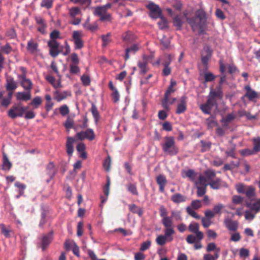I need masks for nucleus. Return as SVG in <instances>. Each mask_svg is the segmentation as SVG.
Listing matches in <instances>:
<instances>
[{"instance_id": "1", "label": "nucleus", "mask_w": 260, "mask_h": 260, "mask_svg": "<svg viewBox=\"0 0 260 260\" xmlns=\"http://www.w3.org/2000/svg\"><path fill=\"white\" fill-rule=\"evenodd\" d=\"M221 100L223 98V93L219 86L216 90L211 89L207 96V100L206 103L202 104L199 106L200 110L204 114H211V111L214 107L216 108L218 107L216 98Z\"/></svg>"}, {"instance_id": "2", "label": "nucleus", "mask_w": 260, "mask_h": 260, "mask_svg": "<svg viewBox=\"0 0 260 260\" xmlns=\"http://www.w3.org/2000/svg\"><path fill=\"white\" fill-rule=\"evenodd\" d=\"M5 87L9 92L7 97H4L5 91L0 89V107L7 108L11 104L13 91L17 88V83L12 77H9L6 79Z\"/></svg>"}, {"instance_id": "3", "label": "nucleus", "mask_w": 260, "mask_h": 260, "mask_svg": "<svg viewBox=\"0 0 260 260\" xmlns=\"http://www.w3.org/2000/svg\"><path fill=\"white\" fill-rule=\"evenodd\" d=\"M159 210L160 216L162 218L161 223L165 228L175 227L173 218L176 221L182 220L180 211L173 210L171 211V216H168V211L164 206H161Z\"/></svg>"}, {"instance_id": "4", "label": "nucleus", "mask_w": 260, "mask_h": 260, "mask_svg": "<svg viewBox=\"0 0 260 260\" xmlns=\"http://www.w3.org/2000/svg\"><path fill=\"white\" fill-rule=\"evenodd\" d=\"M186 21L194 31L197 27H205L207 22V14L203 9H199L196 11L194 17L187 18Z\"/></svg>"}, {"instance_id": "5", "label": "nucleus", "mask_w": 260, "mask_h": 260, "mask_svg": "<svg viewBox=\"0 0 260 260\" xmlns=\"http://www.w3.org/2000/svg\"><path fill=\"white\" fill-rule=\"evenodd\" d=\"M165 139V142L162 145L163 151L168 155H176L178 153V148L175 145L174 137H166Z\"/></svg>"}, {"instance_id": "6", "label": "nucleus", "mask_w": 260, "mask_h": 260, "mask_svg": "<svg viewBox=\"0 0 260 260\" xmlns=\"http://www.w3.org/2000/svg\"><path fill=\"white\" fill-rule=\"evenodd\" d=\"M112 4L108 3L105 5L94 8L93 14L95 16L100 17V19L102 21H108L111 20V15L107 12V10L110 9Z\"/></svg>"}, {"instance_id": "7", "label": "nucleus", "mask_w": 260, "mask_h": 260, "mask_svg": "<svg viewBox=\"0 0 260 260\" xmlns=\"http://www.w3.org/2000/svg\"><path fill=\"white\" fill-rule=\"evenodd\" d=\"M174 227L165 228L164 235H158L155 241L160 245H164L167 242H171L173 240V235L175 234Z\"/></svg>"}, {"instance_id": "8", "label": "nucleus", "mask_w": 260, "mask_h": 260, "mask_svg": "<svg viewBox=\"0 0 260 260\" xmlns=\"http://www.w3.org/2000/svg\"><path fill=\"white\" fill-rule=\"evenodd\" d=\"M27 109V107L23 106L22 103H16L9 110L8 115L12 119L21 117L23 116Z\"/></svg>"}, {"instance_id": "9", "label": "nucleus", "mask_w": 260, "mask_h": 260, "mask_svg": "<svg viewBox=\"0 0 260 260\" xmlns=\"http://www.w3.org/2000/svg\"><path fill=\"white\" fill-rule=\"evenodd\" d=\"M149 10V16L154 19L162 16V10L159 6L153 2H150L146 6Z\"/></svg>"}, {"instance_id": "10", "label": "nucleus", "mask_w": 260, "mask_h": 260, "mask_svg": "<svg viewBox=\"0 0 260 260\" xmlns=\"http://www.w3.org/2000/svg\"><path fill=\"white\" fill-rule=\"evenodd\" d=\"M197 189V194L198 197H201L206 192V187L208 184L205 183V180L202 176H199L198 179L194 181Z\"/></svg>"}, {"instance_id": "11", "label": "nucleus", "mask_w": 260, "mask_h": 260, "mask_svg": "<svg viewBox=\"0 0 260 260\" xmlns=\"http://www.w3.org/2000/svg\"><path fill=\"white\" fill-rule=\"evenodd\" d=\"M75 138L80 141H82L84 139L92 141L95 138V135L92 129L87 128L85 131L77 133L75 135Z\"/></svg>"}, {"instance_id": "12", "label": "nucleus", "mask_w": 260, "mask_h": 260, "mask_svg": "<svg viewBox=\"0 0 260 260\" xmlns=\"http://www.w3.org/2000/svg\"><path fill=\"white\" fill-rule=\"evenodd\" d=\"M82 36L83 34L81 31L75 30L73 32L72 38L75 49H81L83 47L84 43L82 39Z\"/></svg>"}, {"instance_id": "13", "label": "nucleus", "mask_w": 260, "mask_h": 260, "mask_svg": "<svg viewBox=\"0 0 260 260\" xmlns=\"http://www.w3.org/2000/svg\"><path fill=\"white\" fill-rule=\"evenodd\" d=\"M53 239V232L49 233L42 235L41 241V246L43 251H45L51 243Z\"/></svg>"}, {"instance_id": "14", "label": "nucleus", "mask_w": 260, "mask_h": 260, "mask_svg": "<svg viewBox=\"0 0 260 260\" xmlns=\"http://www.w3.org/2000/svg\"><path fill=\"white\" fill-rule=\"evenodd\" d=\"M49 48V54L53 57H56L60 53L59 43L57 41H49L47 43Z\"/></svg>"}, {"instance_id": "15", "label": "nucleus", "mask_w": 260, "mask_h": 260, "mask_svg": "<svg viewBox=\"0 0 260 260\" xmlns=\"http://www.w3.org/2000/svg\"><path fill=\"white\" fill-rule=\"evenodd\" d=\"M149 57L147 55H144L143 56V60L139 61L138 62V66L139 68V74L142 76L145 75L149 71L148 67V60Z\"/></svg>"}, {"instance_id": "16", "label": "nucleus", "mask_w": 260, "mask_h": 260, "mask_svg": "<svg viewBox=\"0 0 260 260\" xmlns=\"http://www.w3.org/2000/svg\"><path fill=\"white\" fill-rule=\"evenodd\" d=\"M188 230L196 234L197 240L200 241L204 237L203 233L199 231V223L193 222L190 223L188 226Z\"/></svg>"}, {"instance_id": "17", "label": "nucleus", "mask_w": 260, "mask_h": 260, "mask_svg": "<svg viewBox=\"0 0 260 260\" xmlns=\"http://www.w3.org/2000/svg\"><path fill=\"white\" fill-rule=\"evenodd\" d=\"M244 89L246 90V92L241 98V100L242 101H244L246 97L250 101H253L255 99L258 98L257 93L254 90L252 89L250 86H245Z\"/></svg>"}, {"instance_id": "18", "label": "nucleus", "mask_w": 260, "mask_h": 260, "mask_svg": "<svg viewBox=\"0 0 260 260\" xmlns=\"http://www.w3.org/2000/svg\"><path fill=\"white\" fill-rule=\"evenodd\" d=\"M187 96L185 95L182 96L179 100L176 110L177 114H180L184 113L187 109Z\"/></svg>"}, {"instance_id": "19", "label": "nucleus", "mask_w": 260, "mask_h": 260, "mask_svg": "<svg viewBox=\"0 0 260 260\" xmlns=\"http://www.w3.org/2000/svg\"><path fill=\"white\" fill-rule=\"evenodd\" d=\"M199 176L203 177L205 180V183L208 184V182L216 178V172L213 169H208L204 172L203 175H200Z\"/></svg>"}, {"instance_id": "20", "label": "nucleus", "mask_w": 260, "mask_h": 260, "mask_svg": "<svg viewBox=\"0 0 260 260\" xmlns=\"http://www.w3.org/2000/svg\"><path fill=\"white\" fill-rule=\"evenodd\" d=\"M156 181L159 186V190L160 192H165V186L167 184L166 177L163 174L158 175L156 178Z\"/></svg>"}, {"instance_id": "21", "label": "nucleus", "mask_w": 260, "mask_h": 260, "mask_svg": "<svg viewBox=\"0 0 260 260\" xmlns=\"http://www.w3.org/2000/svg\"><path fill=\"white\" fill-rule=\"evenodd\" d=\"M223 222L226 228L230 231H236L238 228V222L236 220H232L229 217L225 218Z\"/></svg>"}, {"instance_id": "22", "label": "nucleus", "mask_w": 260, "mask_h": 260, "mask_svg": "<svg viewBox=\"0 0 260 260\" xmlns=\"http://www.w3.org/2000/svg\"><path fill=\"white\" fill-rule=\"evenodd\" d=\"M25 91V92H18L16 93V97L18 101H27L31 99L30 91Z\"/></svg>"}, {"instance_id": "23", "label": "nucleus", "mask_w": 260, "mask_h": 260, "mask_svg": "<svg viewBox=\"0 0 260 260\" xmlns=\"http://www.w3.org/2000/svg\"><path fill=\"white\" fill-rule=\"evenodd\" d=\"M75 142V139L68 137L66 143L67 153L69 156H71L74 151L73 144Z\"/></svg>"}, {"instance_id": "24", "label": "nucleus", "mask_w": 260, "mask_h": 260, "mask_svg": "<svg viewBox=\"0 0 260 260\" xmlns=\"http://www.w3.org/2000/svg\"><path fill=\"white\" fill-rule=\"evenodd\" d=\"M12 166V163L9 160L7 154L5 153H3V164H2V169L4 171H9Z\"/></svg>"}, {"instance_id": "25", "label": "nucleus", "mask_w": 260, "mask_h": 260, "mask_svg": "<svg viewBox=\"0 0 260 260\" xmlns=\"http://www.w3.org/2000/svg\"><path fill=\"white\" fill-rule=\"evenodd\" d=\"M54 99L57 102H60L61 101L66 99L68 96H70L71 93L68 91L60 92L58 90H56L54 92Z\"/></svg>"}, {"instance_id": "26", "label": "nucleus", "mask_w": 260, "mask_h": 260, "mask_svg": "<svg viewBox=\"0 0 260 260\" xmlns=\"http://www.w3.org/2000/svg\"><path fill=\"white\" fill-rule=\"evenodd\" d=\"M171 201L175 204H179L186 201V197L181 193H177L171 196Z\"/></svg>"}, {"instance_id": "27", "label": "nucleus", "mask_w": 260, "mask_h": 260, "mask_svg": "<svg viewBox=\"0 0 260 260\" xmlns=\"http://www.w3.org/2000/svg\"><path fill=\"white\" fill-rule=\"evenodd\" d=\"M208 185L213 189H218L222 185V181L220 178H215L212 181L208 182Z\"/></svg>"}, {"instance_id": "28", "label": "nucleus", "mask_w": 260, "mask_h": 260, "mask_svg": "<svg viewBox=\"0 0 260 260\" xmlns=\"http://www.w3.org/2000/svg\"><path fill=\"white\" fill-rule=\"evenodd\" d=\"M38 44L35 42L33 40H30L28 41L27 44V49L31 53H34L38 50Z\"/></svg>"}, {"instance_id": "29", "label": "nucleus", "mask_w": 260, "mask_h": 260, "mask_svg": "<svg viewBox=\"0 0 260 260\" xmlns=\"http://www.w3.org/2000/svg\"><path fill=\"white\" fill-rule=\"evenodd\" d=\"M235 118L236 116L233 113H229L226 117L222 118L221 122L223 123L224 126H227Z\"/></svg>"}, {"instance_id": "30", "label": "nucleus", "mask_w": 260, "mask_h": 260, "mask_svg": "<svg viewBox=\"0 0 260 260\" xmlns=\"http://www.w3.org/2000/svg\"><path fill=\"white\" fill-rule=\"evenodd\" d=\"M88 118L86 117V116H84L83 118V121L82 124H76L74 125V129L75 131H78L80 129H85L86 128L88 125Z\"/></svg>"}, {"instance_id": "31", "label": "nucleus", "mask_w": 260, "mask_h": 260, "mask_svg": "<svg viewBox=\"0 0 260 260\" xmlns=\"http://www.w3.org/2000/svg\"><path fill=\"white\" fill-rule=\"evenodd\" d=\"M252 142L253 144L252 149L257 154L260 152V137L257 136L253 138L252 139Z\"/></svg>"}, {"instance_id": "32", "label": "nucleus", "mask_w": 260, "mask_h": 260, "mask_svg": "<svg viewBox=\"0 0 260 260\" xmlns=\"http://www.w3.org/2000/svg\"><path fill=\"white\" fill-rule=\"evenodd\" d=\"M111 36V34L110 32H108L106 35H103L101 36L102 40V46L103 47H106L108 45V44H109L112 41V40L110 38Z\"/></svg>"}, {"instance_id": "33", "label": "nucleus", "mask_w": 260, "mask_h": 260, "mask_svg": "<svg viewBox=\"0 0 260 260\" xmlns=\"http://www.w3.org/2000/svg\"><path fill=\"white\" fill-rule=\"evenodd\" d=\"M129 209L133 213L138 214L140 217H141L143 214V210L142 208L137 207L135 204H131L128 205Z\"/></svg>"}, {"instance_id": "34", "label": "nucleus", "mask_w": 260, "mask_h": 260, "mask_svg": "<svg viewBox=\"0 0 260 260\" xmlns=\"http://www.w3.org/2000/svg\"><path fill=\"white\" fill-rule=\"evenodd\" d=\"M20 84L25 90L31 91L32 88V83L29 79L23 81H20Z\"/></svg>"}, {"instance_id": "35", "label": "nucleus", "mask_w": 260, "mask_h": 260, "mask_svg": "<svg viewBox=\"0 0 260 260\" xmlns=\"http://www.w3.org/2000/svg\"><path fill=\"white\" fill-rule=\"evenodd\" d=\"M255 188L252 186H248L246 187V190H245L244 194L248 199H251L255 197Z\"/></svg>"}, {"instance_id": "36", "label": "nucleus", "mask_w": 260, "mask_h": 260, "mask_svg": "<svg viewBox=\"0 0 260 260\" xmlns=\"http://www.w3.org/2000/svg\"><path fill=\"white\" fill-rule=\"evenodd\" d=\"M173 24L175 26L177 27V30L181 29L183 24V21L180 16L177 15L174 18Z\"/></svg>"}, {"instance_id": "37", "label": "nucleus", "mask_w": 260, "mask_h": 260, "mask_svg": "<svg viewBox=\"0 0 260 260\" xmlns=\"http://www.w3.org/2000/svg\"><path fill=\"white\" fill-rule=\"evenodd\" d=\"M200 143L201 144V152H205L209 151L211 149L212 143L210 142H207L204 140H201Z\"/></svg>"}, {"instance_id": "38", "label": "nucleus", "mask_w": 260, "mask_h": 260, "mask_svg": "<svg viewBox=\"0 0 260 260\" xmlns=\"http://www.w3.org/2000/svg\"><path fill=\"white\" fill-rule=\"evenodd\" d=\"M247 206L251 210L255 212V213L260 211V199L253 204H250Z\"/></svg>"}, {"instance_id": "39", "label": "nucleus", "mask_w": 260, "mask_h": 260, "mask_svg": "<svg viewBox=\"0 0 260 260\" xmlns=\"http://www.w3.org/2000/svg\"><path fill=\"white\" fill-rule=\"evenodd\" d=\"M0 229L2 234H3L6 238H9L11 237L10 233L12 232V231L10 228H7L4 224L1 223Z\"/></svg>"}, {"instance_id": "40", "label": "nucleus", "mask_w": 260, "mask_h": 260, "mask_svg": "<svg viewBox=\"0 0 260 260\" xmlns=\"http://www.w3.org/2000/svg\"><path fill=\"white\" fill-rule=\"evenodd\" d=\"M46 80L49 82L55 88L61 86L60 82L58 81L57 83L55 82V78L51 75H47L45 77Z\"/></svg>"}, {"instance_id": "41", "label": "nucleus", "mask_w": 260, "mask_h": 260, "mask_svg": "<svg viewBox=\"0 0 260 260\" xmlns=\"http://www.w3.org/2000/svg\"><path fill=\"white\" fill-rule=\"evenodd\" d=\"M160 21L157 23L159 28L160 29H164L168 27V21L162 15L159 17Z\"/></svg>"}, {"instance_id": "42", "label": "nucleus", "mask_w": 260, "mask_h": 260, "mask_svg": "<svg viewBox=\"0 0 260 260\" xmlns=\"http://www.w3.org/2000/svg\"><path fill=\"white\" fill-rule=\"evenodd\" d=\"M206 250L207 252H210L215 250V253L219 254L220 251V249L219 247H217L216 244L214 243H210L207 246Z\"/></svg>"}, {"instance_id": "43", "label": "nucleus", "mask_w": 260, "mask_h": 260, "mask_svg": "<svg viewBox=\"0 0 260 260\" xmlns=\"http://www.w3.org/2000/svg\"><path fill=\"white\" fill-rule=\"evenodd\" d=\"M60 38V32L58 30L55 29L50 34V40L49 41H57L56 39Z\"/></svg>"}, {"instance_id": "44", "label": "nucleus", "mask_w": 260, "mask_h": 260, "mask_svg": "<svg viewBox=\"0 0 260 260\" xmlns=\"http://www.w3.org/2000/svg\"><path fill=\"white\" fill-rule=\"evenodd\" d=\"M206 121L207 126L209 128H212L213 127L217 125V122L215 120L214 117H213V116H211L207 118Z\"/></svg>"}, {"instance_id": "45", "label": "nucleus", "mask_w": 260, "mask_h": 260, "mask_svg": "<svg viewBox=\"0 0 260 260\" xmlns=\"http://www.w3.org/2000/svg\"><path fill=\"white\" fill-rule=\"evenodd\" d=\"M90 111L95 121H98L100 118V115L95 105L93 103L91 105Z\"/></svg>"}, {"instance_id": "46", "label": "nucleus", "mask_w": 260, "mask_h": 260, "mask_svg": "<svg viewBox=\"0 0 260 260\" xmlns=\"http://www.w3.org/2000/svg\"><path fill=\"white\" fill-rule=\"evenodd\" d=\"M0 51L6 54H10L12 51V48L9 43L0 47Z\"/></svg>"}, {"instance_id": "47", "label": "nucleus", "mask_w": 260, "mask_h": 260, "mask_svg": "<svg viewBox=\"0 0 260 260\" xmlns=\"http://www.w3.org/2000/svg\"><path fill=\"white\" fill-rule=\"evenodd\" d=\"M53 0H42L40 6L41 7L49 9L52 7Z\"/></svg>"}, {"instance_id": "48", "label": "nucleus", "mask_w": 260, "mask_h": 260, "mask_svg": "<svg viewBox=\"0 0 260 260\" xmlns=\"http://www.w3.org/2000/svg\"><path fill=\"white\" fill-rule=\"evenodd\" d=\"M240 153L243 156H249L256 154L253 149L248 148L241 150Z\"/></svg>"}, {"instance_id": "49", "label": "nucleus", "mask_w": 260, "mask_h": 260, "mask_svg": "<svg viewBox=\"0 0 260 260\" xmlns=\"http://www.w3.org/2000/svg\"><path fill=\"white\" fill-rule=\"evenodd\" d=\"M164 60H163L162 64L164 66H169L171 64L173 57L171 54H165L164 55Z\"/></svg>"}, {"instance_id": "50", "label": "nucleus", "mask_w": 260, "mask_h": 260, "mask_svg": "<svg viewBox=\"0 0 260 260\" xmlns=\"http://www.w3.org/2000/svg\"><path fill=\"white\" fill-rule=\"evenodd\" d=\"M185 176L190 179V180L193 181L195 180L197 174L193 170H188L185 172Z\"/></svg>"}, {"instance_id": "51", "label": "nucleus", "mask_w": 260, "mask_h": 260, "mask_svg": "<svg viewBox=\"0 0 260 260\" xmlns=\"http://www.w3.org/2000/svg\"><path fill=\"white\" fill-rule=\"evenodd\" d=\"M127 190L134 195H138L136 185L135 184L129 183L127 186Z\"/></svg>"}, {"instance_id": "52", "label": "nucleus", "mask_w": 260, "mask_h": 260, "mask_svg": "<svg viewBox=\"0 0 260 260\" xmlns=\"http://www.w3.org/2000/svg\"><path fill=\"white\" fill-rule=\"evenodd\" d=\"M187 213L197 219H199L201 217L190 207L188 206L186 208Z\"/></svg>"}, {"instance_id": "53", "label": "nucleus", "mask_w": 260, "mask_h": 260, "mask_svg": "<svg viewBox=\"0 0 260 260\" xmlns=\"http://www.w3.org/2000/svg\"><path fill=\"white\" fill-rule=\"evenodd\" d=\"M122 38L123 41L129 42H131L133 39L132 33L131 31H126L124 32L122 35Z\"/></svg>"}, {"instance_id": "54", "label": "nucleus", "mask_w": 260, "mask_h": 260, "mask_svg": "<svg viewBox=\"0 0 260 260\" xmlns=\"http://www.w3.org/2000/svg\"><path fill=\"white\" fill-rule=\"evenodd\" d=\"M42 103L41 98L40 96H36L33 99L30 105L35 107V108H37Z\"/></svg>"}, {"instance_id": "55", "label": "nucleus", "mask_w": 260, "mask_h": 260, "mask_svg": "<svg viewBox=\"0 0 260 260\" xmlns=\"http://www.w3.org/2000/svg\"><path fill=\"white\" fill-rule=\"evenodd\" d=\"M219 256L218 253H214L213 255L210 254H205L203 256V260H217Z\"/></svg>"}, {"instance_id": "56", "label": "nucleus", "mask_w": 260, "mask_h": 260, "mask_svg": "<svg viewBox=\"0 0 260 260\" xmlns=\"http://www.w3.org/2000/svg\"><path fill=\"white\" fill-rule=\"evenodd\" d=\"M202 207L201 201L199 200H195L192 201L191 203V208L193 209H198Z\"/></svg>"}, {"instance_id": "57", "label": "nucleus", "mask_w": 260, "mask_h": 260, "mask_svg": "<svg viewBox=\"0 0 260 260\" xmlns=\"http://www.w3.org/2000/svg\"><path fill=\"white\" fill-rule=\"evenodd\" d=\"M110 179L109 177H107V182L103 188V191L105 196L107 197L109 193L110 190Z\"/></svg>"}, {"instance_id": "58", "label": "nucleus", "mask_w": 260, "mask_h": 260, "mask_svg": "<svg viewBox=\"0 0 260 260\" xmlns=\"http://www.w3.org/2000/svg\"><path fill=\"white\" fill-rule=\"evenodd\" d=\"M224 208V206L223 204L221 203L217 204L215 205L213 208V211L215 215L216 214H220L221 210Z\"/></svg>"}, {"instance_id": "59", "label": "nucleus", "mask_w": 260, "mask_h": 260, "mask_svg": "<svg viewBox=\"0 0 260 260\" xmlns=\"http://www.w3.org/2000/svg\"><path fill=\"white\" fill-rule=\"evenodd\" d=\"M84 27L91 31H94L98 29V25L96 23H94L93 24L86 23L84 25Z\"/></svg>"}, {"instance_id": "60", "label": "nucleus", "mask_w": 260, "mask_h": 260, "mask_svg": "<svg viewBox=\"0 0 260 260\" xmlns=\"http://www.w3.org/2000/svg\"><path fill=\"white\" fill-rule=\"evenodd\" d=\"M70 72L72 74H76L80 72V69L77 64H70Z\"/></svg>"}, {"instance_id": "61", "label": "nucleus", "mask_w": 260, "mask_h": 260, "mask_svg": "<svg viewBox=\"0 0 260 260\" xmlns=\"http://www.w3.org/2000/svg\"><path fill=\"white\" fill-rule=\"evenodd\" d=\"M80 12L78 7H73L69 9V14L72 17H75Z\"/></svg>"}, {"instance_id": "62", "label": "nucleus", "mask_w": 260, "mask_h": 260, "mask_svg": "<svg viewBox=\"0 0 260 260\" xmlns=\"http://www.w3.org/2000/svg\"><path fill=\"white\" fill-rule=\"evenodd\" d=\"M111 166V159L110 156L105 158L103 162V167L107 171H109Z\"/></svg>"}, {"instance_id": "63", "label": "nucleus", "mask_w": 260, "mask_h": 260, "mask_svg": "<svg viewBox=\"0 0 260 260\" xmlns=\"http://www.w3.org/2000/svg\"><path fill=\"white\" fill-rule=\"evenodd\" d=\"M59 112L62 116H66L69 113V109L68 107L66 105L61 106L59 108Z\"/></svg>"}, {"instance_id": "64", "label": "nucleus", "mask_w": 260, "mask_h": 260, "mask_svg": "<svg viewBox=\"0 0 260 260\" xmlns=\"http://www.w3.org/2000/svg\"><path fill=\"white\" fill-rule=\"evenodd\" d=\"M239 255L241 257H247L249 255V251L247 249L242 248L240 249Z\"/></svg>"}]
</instances>
